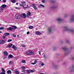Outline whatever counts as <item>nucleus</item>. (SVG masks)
<instances>
[{"mask_svg": "<svg viewBox=\"0 0 74 74\" xmlns=\"http://www.w3.org/2000/svg\"><path fill=\"white\" fill-rule=\"evenodd\" d=\"M26 54L28 56H32V55H33L34 53L33 52H32L31 51H27L26 52Z\"/></svg>", "mask_w": 74, "mask_h": 74, "instance_id": "1", "label": "nucleus"}, {"mask_svg": "<svg viewBox=\"0 0 74 74\" xmlns=\"http://www.w3.org/2000/svg\"><path fill=\"white\" fill-rule=\"evenodd\" d=\"M64 30H67V31H69V32H74V31L73 29H70L67 28V27H65L64 28Z\"/></svg>", "mask_w": 74, "mask_h": 74, "instance_id": "2", "label": "nucleus"}, {"mask_svg": "<svg viewBox=\"0 0 74 74\" xmlns=\"http://www.w3.org/2000/svg\"><path fill=\"white\" fill-rule=\"evenodd\" d=\"M23 18H25L26 17V14L25 13H23L22 14L20 15Z\"/></svg>", "mask_w": 74, "mask_h": 74, "instance_id": "3", "label": "nucleus"}, {"mask_svg": "<svg viewBox=\"0 0 74 74\" xmlns=\"http://www.w3.org/2000/svg\"><path fill=\"white\" fill-rule=\"evenodd\" d=\"M15 18L16 19H20L21 18V15H16V16L15 17Z\"/></svg>", "mask_w": 74, "mask_h": 74, "instance_id": "4", "label": "nucleus"}, {"mask_svg": "<svg viewBox=\"0 0 74 74\" xmlns=\"http://www.w3.org/2000/svg\"><path fill=\"white\" fill-rule=\"evenodd\" d=\"M1 71L3 72L0 73V74H5V71L4 69L2 68L1 69Z\"/></svg>", "mask_w": 74, "mask_h": 74, "instance_id": "5", "label": "nucleus"}, {"mask_svg": "<svg viewBox=\"0 0 74 74\" xmlns=\"http://www.w3.org/2000/svg\"><path fill=\"white\" fill-rule=\"evenodd\" d=\"M8 59H12L13 58V56L11 54H9L8 56Z\"/></svg>", "mask_w": 74, "mask_h": 74, "instance_id": "6", "label": "nucleus"}, {"mask_svg": "<svg viewBox=\"0 0 74 74\" xmlns=\"http://www.w3.org/2000/svg\"><path fill=\"white\" fill-rule=\"evenodd\" d=\"M48 31L49 33H51L52 32V27H49L48 28Z\"/></svg>", "mask_w": 74, "mask_h": 74, "instance_id": "7", "label": "nucleus"}, {"mask_svg": "<svg viewBox=\"0 0 74 74\" xmlns=\"http://www.w3.org/2000/svg\"><path fill=\"white\" fill-rule=\"evenodd\" d=\"M5 44V41L3 40H0V44Z\"/></svg>", "mask_w": 74, "mask_h": 74, "instance_id": "8", "label": "nucleus"}, {"mask_svg": "<svg viewBox=\"0 0 74 74\" xmlns=\"http://www.w3.org/2000/svg\"><path fill=\"white\" fill-rule=\"evenodd\" d=\"M7 30H8V31H12V30H13V28H12V27H9L7 28Z\"/></svg>", "mask_w": 74, "mask_h": 74, "instance_id": "9", "label": "nucleus"}, {"mask_svg": "<svg viewBox=\"0 0 74 74\" xmlns=\"http://www.w3.org/2000/svg\"><path fill=\"white\" fill-rule=\"evenodd\" d=\"M31 13L29 12H28L27 14V17H29V16H30L31 15Z\"/></svg>", "mask_w": 74, "mask_h": 74, "instance_id": "10", "label": "nucleus"}, {"mask_svg": "<svg viewBox=\"0 0 74 74\" xmlns=\"http://www.w3.org/2000/svg\"><path fill=\"white\" fill-rule=\"evenodd\" d=\"M12 48L15 50V51H16L17 49H18V48L17 47H16V46H15L14 45H13L12 46Z\"/></svg>", "mask_w": 74, "mask_h": 74, "instance_id": "11", "label": "nucleus"}, {"mask_svg": "<svg viewBox=\"0 0 74 74\" xmlns=\"http://www.w3.org/2000/svg\"><path fill=\"white\" fill-rule=\"evenodd\" d=\"M32 7L35 10H37V7H36V5L34 3L32 4Z\"/></svg>", "mask_w": 74, "mask_h": 74, "instance_id": "12", "label": "nucleus"}, {"mask_svg": "<svg viewBox=\"0 0 74 74\" xmlns=\"http://www.w3.org/2000/svg\"><path fill=\"white\" fill-rule=\"evenodd\" d=\"M3 54L4 55H6V56H7V55H8V52H7V51H4L3 52Z\"/></svg>", "mask_w": 74, "mask_h": 74, "instance_id": "13", "label": "nucleus"}, {"mask_svg": "<svg viewBox=\"0 0 74 74\" xmlns=\"http://www.w3.org/2000/svg\"><path fill=\"white\" fill-rule=\"evenodd\" d=\"M74 15L72 16L71 18V21L73 22V21H74Z\"/></svg>", "mask_w": 74, "mask_h": 74, "instance_id": "14", "label": "nucleus"}, {"mask_svg": "<svg viewBox=\"0 0 74 74\" xmlns=\"http://www.w3.org/2000/svg\"><path fill=\"white\" fill-rule=\"evenodd\" d=\"M57 21L58 22H62V19L60 18L59 17L57 19Z\"/></svg>", "mask_w": 74, "mask_h": 74, "instance_id": "15", "label": "nucleus"}, {"mask_svg": "<svg viewBox=\"0 0 74 74\" xmlns=\"http://www.w3.org/2000/svg\"><path fill=\"white\" fill-rule=\"evenodd\" d=\"M12 28L13 29V30H16V29H17V27L15 25H13L12 26Z\"/></svg>", "mask_w": 74, "mask_h": 74, "instance_id": "16", "label": "nucleus"}, {"mask_svg": "<svg viewBox=\"0 0 74 74\" xmlns=\"http://www.w3.org/2000/svg\"><path fill=\"white\" fill-rule=\"evenodd\" d=\"M7 74H10L12 73V72H11V70H8L7 71Z\"/></svg>", "mask_w": 74, "mask_h": 74, "instance_id": "17", "label": "nucleus"}, {"mask_svg": "<svg viewBox=\"0 0 74 74\" xmlns=\"http://www.w3.org/2000/svg\"><path fill=\"white\" fill-rule=\"evenodd\" d=\"M1 6L0 7V12H1V11H4V9Z\"/></svg>", "mask_w": 74, "mask_h": 74, "instance_id": "18", "label": "nucleus"}, {"mask_svg": "<svg viewBox=\"0 0 74 74\" xmlns=\"http://www.w3.org/2000/svg\"><path fill=\"white\" fill-rule=\"evenodd\" d=\"M12 45H13V44H10V45L7 46L6 47H7V48H10V47H12Z\"/></svg>", "mask_w": 74, "mask_h": 74, "instance_id": "19", "label": "nucleus"}, {"mask_svg": "<svg viewBox=\"0 0 74 74\" xmlns=\"http://www.w3.org/2000/svg\"><path fill=\"white\" fill-rule=\"evenodd\" d=\"M1 6L3 8H5L6 7H7V5L4 4L2 5Z\"/></svg>", "mask_w": 74, "mask_h": 74, "instance_id": "20", "label": "nucleus"}, {"mask_svg": "<svg viewBox=\"0 0 74 74\" xmlns=\"http://www.w3.org/2000/svg\"><path fill=\"white\" fill-rule=\"evenodd\" d=\"M14 72L16 73V74H19V72L18 71H17L16 70H14Z\"/></svg>", "mask_w": 74, "mask_h": 74, "instance_id": "21", "label": "nucleus"}, {"mask_svg": "<svg viewBox=\"0 0 74 74\" xmlns=\"http://www.w3.org/2000/svg\"><path fill=\"white\" fill-rule=\"evenodd\" d=\"M10 1L12 3H16V1L15 0H10Z\"/></svg>", "mask_w": 74, "mask_h": 74, "instance_id": "22", "label": "nucleus"}, {"mask_svg": "<svg viewBox=\"0 0 74 74\" xmlns=\"http://www.w3.org/2000/svg\"><path fill=\"white\" fill-rule=\"evenodd\" d=\"M4 35L6 36H9L10 35V33H5L4 34Z\"/></svg>", "mask_w": 74, "mask_h": 74, "instance_id": "23", "label": "nucleus"}, {"mask_svg": "<svg viewBox=\"0 0 74 74\" xmlns=\"http://www.w3.org/2000/svg\"><path fill=\"white\" fill-rule=\"evenodd\" d=\"M20 6H21L22 7H23V8L24 9H25V6H24V5H23V4H20Z\"/></svg>", "mask_w": 74, "mask_h": 74, "instance_id": "24", "label": "nucleus"}, {"mask_svg": "<svg viewBox=\"0 0 74 74\" xmlns=\"http://www.w3.org/2000/svg\"><path fill=\"white\" fill-rule=\"evenodd\" d=\"M32 28H33V26H30L29 27V29H32Z\"/></svg>", "mask_w": 74, "mask_h": 74, "instance_id": "25", "label": "nucleus"}, {"mask_svg": "<svg viewBox=\"0 0 74 74\" xmlns=\"http://www.w3.org/2000/svg\"><path fill=\"white\" fill-rule=\"evenodd\" d=\"M36 63H37V60H35L34 61V63H31V64H32L34 65V64H36Z\"/></svg>", "mask_w": 74, "mask_h": 74, "instance_id": "26", "label": "nucleus"}, {"mask_svg": "<svg viewBox=\"0 0 74 74\" xmlns=\"http://www.w3.org/2000/svg\"><path fill=\"white\" fill-rule=\"evenodd\" d=\"M62 49L64 50V51H67V50L68 49L67 48L64 47L62 48Z\"/></svg>", "mask_w": 74, "mask_h": 74, "instance_id": "27", "label": "nucleus"}, {"mask_svg": "<svg viewBox=\"0 0 74 74\" xmlns=\"http://www.w3.org/2000/svg\"><path fill=\"white\" fill-rule=\"evenodd\" d=\"M27 73L28 74H30L31 73L30 71V70H27Z\"/></svg>", "mask_w": 74, "mask_h": 74, "instance_id": "28", "label": "nucleus"}, {"mask_svg": "<svg viewBox=\"0 0 74 74\" xmlns=\"http://www.w3.org/2000/svg\"><path fill=\"white\" fill-rule=\"evenodd\" d=\"M22 70H25V69H26V68H25V66H23L21 67Z\"/></svg>", "mask_w": 74, "mask_h": 74, "instance_id": "29", "label": "nucleus"}, {"mask_svg": "<svg viewBox=\"0 0 74 74\" xmlns=\"http://www.w3.org/2000/svg\"><path fill=\"white\" fill-rule=\"evenodd\" d=\"M41 33L38 31H37V35H41Z\"/></svg>", "mask_w": 74, "mask_h": 74, "instance_id": "30", "label": "nucleus"}, {"mask_svg": "<svg viewBox=\"0 0 74 74\" xmlns=\"http://www.w3.org/2000/svg\"><path fill=\"white\" fill-rule=\"evenodd\" d=\"M22 62L23 63H26V61L25 60H23L22 61Z\"/></svg>", "mask_w": 74, "mask_h": 74, "instance_id": "31", "label": "nucleus"}, {"mask_svg": "<svg viewBox=\"0 0 74 74\" xmlns=\"http://www.w3.org/2000/svg\"><path fill=\"white\" fill-rule=\"evenodd\" d=\"M9 63L11 64H13V62H12V61H10L9 62Z\"/></svg>", "mask_w": 74, "mask_h": 74, "instance_id": "32", "label": "nucleus"}, {"mask_svg": "<svg viewBox=\"0 0 74 74\" xmlns=\"http://www.w3.org/2000/svg\"><path fill=\"white\" fill-rule=\"evenodd\" d=\"M4 29V28L3 27H0V30H3Z\"/></svg>", "mask_w": 74, "mask_h": 74, "instance_id": "33", "label": "nucleus"}, {"mask_svg": "<svg viewBox=\"0 0 74 74\" xmlns=\"http://www.w3.org/2000/svg\"><path fill=\"white\" fill-rule=\"evenodd\" d=\"M11 41H12V39H9L7 41V42H11Z\"/></svg>", "mask_w": 74, "mask_h": 74, "instance_id": "34", "label": "nucleus"}, {"mask_svg": "<svg viewBox=\"0 0 74 74\" xmlns=\"http://www.w3.org/2000/svg\"><path fill=\"white\" fill-rule=\"evenodd\" d=\"M22 72H23L24 73H25V70L23 69L22 71Z\"/></svg>", "mask_w": 74, "mask_h": 74, "instance_id": "35", "label": "nucleus"}, {"mask_svg": "<svg viewBox=\"0 0 74 74\" xmlns=\"http://www.w3.org/2000/svg\"><path fill=\"white\" fill-rule=\"evenodd\" d=\"M22 4H26V2L24 1H23L21 2Z\"/></svg>", "mask_w": 74, "mask_h": 74, "instance_id": "36", "label": "nucleus"}, {"mask_svg": "<svg viewBox=\"0 0 74 74\" xmlns=\"http://www.w3.org/2000/svg\"><path fill=\"white\" fill-rule=\"evenodd\" d=\"M40 6H41L42 7H45V6H44V5H41V4H40Z\"/></svg>", "mask_w": 74, "mask_h": 74, "instance_id": "37", "label": "nucleus"}, {"mask_svg": "<svg viewBox=\"0 0 74 74\" xmlns=\"http://www.w3.org/2000/svg\"><path fill=\"white\" fill-rule=\"evenodd\" d=\"M30 72L31 73H33L34 72V71L33 70H31L30 71Z\"/></svg>", "mask_w": 74, "mask_h": 74, "instance_id": "38", "label": "nucleus"}, {"mask_svg": "<svg viewBox=\"0 0 74 74\" xmlns=\"http://www.w3.org/2000/svg\"><path fill=\"white\" fill-rule=\"evenodd\" d=\"M27 7H25V8H29V5L28 4H27Z\"/></svg>", "mask_w": 74, "mask_h": 74, "instance_id": "39", "label": "nucleus"}, {"mask_svg": "<svg viewBox=\"0 0 74 74\" xmlns=\"http://www.w3.org/2000/svg\"><path fill=\"white\" fill-rule=\"evenodd\" d=\"M41 66H44V63H42L41 64Z\"/></svg>", "mask_w": 74, "mask_h": 74, "instance_id": "40", "label": "nucleus"}, {"mask_svg": "<svg viewBox=\"0 0 74 74\" xmlns=\"http://www.w3.org/2000/svg\"><path fill=\"white\" fill-rule=\"evenodd\" d=\"M42 3H45V0H43L42 1Z\"/></svg>", "mask_w": 74, "mask_h": 74, "instance_id": "41", "label": "nucleus"}, {"mask_svg": "<svg viewBox=\"0 0 74 74\" xmlns=\"http://www.w3.org/2000/svg\"><path fill=\"white\" fill-rule=\"evenodd\" d=\"M3 3H6V1H5V0H3Z\"/></svg>", "mask_w": 74, "mask_h": 74, "instance_id": "42", "label": "nucleus"}, {"mask_svg": "<svg viewBox=\"0 0 74 74\" xmlns=\"http://www.w3.org/2000/svg\"><path fill=\"white\" fill-rule=\"evenodd\" d=\"M15 8L16 9H17L18 10H19V8H18V7H15Z\"/></svg>", "mask_w": 74, "mask_h": 74, "instance_id": "43", "label": "nucleus"}, {"mask_svg": "<svg viewBox=\"0 0 74 74\" xmlns=\"http://www.w3.org/2000/svg\"><path fill=\"white\" fill-rule=\"evenodd\" d=\"M13 36L14 37H16V36L15 35V34H13Z\"/></svg>", "mask_w": 74, "mask_h": 74, "instance_id": "44", "label": "nucleus"}, {"mask_svg": "<svg viewBox=\"0 0 74 74\" xmlns=\"http://www.w3.org/2000/svg\"><path fill=\"white\" fill-rule=\"evenodd\" d=\"M22 47H25V46L24 45H22Z\"/></svg>", "mask_w": 74, "mask_h": 74, "instance_id": "45", "label": "nucleus"}, {"mask_svg": "<svg viewBox=\"0 0 74 74\" xmlns=\"http://www.w3.org/2000/svg\"><path fill=\"white\" fill-rule=\"evenodd\" d=\"M29 33H30V32H28L27 33V34H29Z\"/></svg>", "mask_w": 74, "mask_h": 74, "instance_id": "46", "label": "nucleus"}, {"mask_svg": "<svg viewBox=\"0 0 74 74\" xmlns=\"http://www.w3.org/2000/svg\"><path fill=\"white\" fill-rule=\"evenodd\" d=\"M39 52V55H41V52L40 51H38Z\"/></svg>", "mask_w": 74, "mask_h": 74, "instance_id": "47", "label": "nucleus"}, {"mask_svg": "<svg viewBox=\"0 0 74 74\" xmlns=\"http://www.w3.org/2000/svg\"><path fill=\"white\" fill-rule=\"evenodd\" d=\"M35 34L36 35H37V31H36V32H35Z\"/></svg>", "mask_w": 74, "mask_h": 74, "instance_id": "48", "label": "nucleus"}, {"mask_svg": "<svg viewBox=\"0 0 74 74\" xmlns=\"http://www.w3.org/2000/svg\"><path fill=\"white\" fill-rule=\"evenodd\" d=\"M3 39H5V36H4L3 37Z\"/></svg>", "mask_w": 74, "mask_h": 74, "instance_id": "49", "label": "nucleus"}, {"mask_svg": "<svg viewBox=\"0 0 74 74\" xmlns=\"http://www.w3.org/2000/svg\"><path fill=\"white\" fill-rule=\"evenodd\" d=\"M52 2L53 3L55 2V1L54 0H53L52 1Z\"/></svg>", "mask_w": 74, "mask_h": 74, "instance_id": "50", "label": "nucleus"}, {"mask_svg": "<svg viewBox=\"0 0 74 74\" xmlns=\"http://www.w3.org/2000/svg\"><path fill=\"white\" fill-rule=\"evenodd\" d=\"M72 60H74V58L73 57H72Z\"/></svg>", "mask_w": 74, "mask_h": 74, "instance_id": "51", "label": "nucleus"}, {"mask_svg": "<svg viewBox=\"0 0 74 74\" xmlns=\"http://www.w3.org/2000/svg\"><path fill=\"white\" fill-rule=\"evenodd\" d=\"M16 5H18V3H16Z\"/></svg>", "mask_w": 74, "mask_h": 74, "instance_id": "52", "label": "nucleus"}, {"mask_svg": "<svg viewBox=\"0 0 74 74\" xmlns=\"http://www.w3.org/2000/svg\"><path fill=\"white\" fill-rule=\"evenodd\" d=\"M66 42H67V43H68L69 42V41H66Z\"/></svg>", "mask_w": 74, "mask_h": 74, "instance_id": "53", "label": "nucleus"}, {"mask_svg": "<svg viewBox=\"0 0 74 74\" xmlns=\"http://www.w3.org/2000/svg\"><path fill=\"white\" fill-rule=\"evenodd\" d=\"M74 67L73 66H72V68H74Z\"/></svg>", "mask_w": 74, "mask_h": 74, "instance_id": "54", "label": "nucleus"}, {"mask_svg": "<svg viewBox=\"0 0 74 74\" xmlns=\"http://www.w3.org/2000/svg\"><path fill=\"white\" fill-rule=\"evenodd\" d=\"M21 74H25V73H21Z\"/></svg>", "mask_w": 74, "mask_h": 74, "instance_id": "55", "label": "nucleus"}, {"mask_svg": "<svg viewBox=\"0 0 74 74\" xmlns=\"http://www.w3.org/2000/svg\"><path fill=\"white\" fill-rule=\"evenodd\" d=\"M40 74H45L43 73H40Z\"/></svg>", "mask_w": 74, "mask_h": 74, "instance_id": "56", "label": "nucleus"}, {"mask_svg": "<svg viewBox=\"0 0 74 74\" xmlns=\"http://www.w3.org/2000/svg\"><path fill=\"white\" fill-rule=\"evenodd\" d=\"M0 33H2L1 32H0Z\"/></svg>", "mask_w": 74, "mask_h": 74, "instance_id": "57", "label": "nucleus"}, {"mask_svg": "<svg viewBox=\"0 0 74 74\" xmlns=\"http://www.w3.org/2000/svg\"><path fill=\"white\" fill-rule=\"evenodd\" d=\"M44 58H45V56H44Z\"/></svg>", "mask_w": 74, "mask_h": 74, "instance_id": "58", "label": "nucleus"}, {"mask_svg": "<svg viewBox=\"0 0 74 74\" xmlns=\"http://www.w3.org/2000/svg\"><path fill=\"white\" fill-rule=\"evenodd\" d=\"M1 0H0V2H1Z\"/></svg>", "mask_w": 74, "mask_h": 74, "instance_id": "59", "label": "nucleus"}, {"mask_svg": "<svg viewBox=\"0 0 74 74\" xmlns=\"http://www.w3.org/2000/svg\"><path fill=\"white\" fill-rule=\"evenodd\" d=\"M66 16H65V17H66Z\"/></svg>", "mask_w": 74, "mask_h": 74, "instance_id": "60", "label": "nucleus"}]
</instances>
